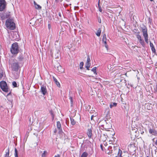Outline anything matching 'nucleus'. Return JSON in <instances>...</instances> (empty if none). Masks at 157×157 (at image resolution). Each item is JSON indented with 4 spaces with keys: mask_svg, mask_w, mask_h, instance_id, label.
Masks as SVG:
<instances>
[{
    "mask_svg": "<svg viewBox=\"0 0 157 157\" xmlns=\"http://www.w3.org/2000/svg\"><path fill=\"white\" fill-rule=\"evenodd\" d=\"M48 29H50V28H51V25H50L49 24H48Z\"/></svg>",
    "mask_w": 157,
    "mask_h": 157,
    "instance_id": "obj_41",
    "label": "nucleus"
},
{
    "mask_svg": "<svg viewBox=\"0 0 157 157\" xmlns=\"http://www.w3.org/2000/svg\"><path fill=\"white\" fill-rule=\"evenodd\" d=\"M57 127L59 130V133H60L62 131V130L61 128V123L59 121L57 122Z\"/></svg>",
    "mask_w": 157,
    "mask_h": 157,
    "instance_id": "obj_12",
    "label": "nucleus"
},
{
    "mask_svg": "<svg viewBox=\"0 0 157 157\" xmlns=\"http://www.w3.org/2000/svg\"><path fill=\"white\" fill-rule=\"evenodd\" d=\"M90 56L89 55L87 56V59L86 62V63L85 66H87L88 67V66H90Z\"/></svg>",
    "mask_w": 157,
    "mask_h": 157,
    "instance_id": "obj_14",
    "label": "nucleus"
},
{
    "mask_svg": "<svg viewBox=\"0 0 157 157\" xmlns=\"http://www.w3.org/2000/svg\"><path fill=\"white\" fill-rule=\"evenodd\" d=\"M15 153H14V156L15 157H18V151L17 150L16 148L15 149Z\"/></svg>",
    "mask_w": 157,
    "mask_h": 157,
    "instance_id": "obj_26",
    "label": "nucleus"
},
{
    "mask_svg": "<svg viewBox=\"0 0 157 157\" xmlns=\"http://www.w3.org/2000/svg\"><path fill=\"white\" fill-rule=\"evenodd\" d=\"M54 67L57 71L59 73H62L63 72V69L62 68L59 64L57 63L54 66Z\"/></svg>",
    "mask_w": 157,
    "mask_h": 157,
    "instance_id": "obj_7",
    "label": "nucleus"
},
{
    "mask_svg": "<svg viewBox=\"0 0 157 157\" xmlns=\"http://www.w3.org/2000/svg\"><path fill=\"white\" fill-rule=\"evenodd\" d=\"M99 2H98V5L99 6V11L100 12H102V9H101V7L100 6H99Z\"/></svg>",
    "mask_w": 157,
    "mask_h": 157,
    "instance_id": "obj_36",
    "label": "nucleus"
},
{
    "mask_svg": "<svg viewBox=\"0 0 157 157\" xmlns=\"http://www.w3.org/2000/svg\"><path fill=\"white\" fill-rule=\"evenodd\" d=\"M35 6V7L36 9L37 10H40L41 9V6H40L39 5L37 4L35 1H34L33 2Z\"/></svg>",
    "mask_w": 157,
    "mask_h": 157,
    "instance_id": "obj_15",
    "label": "nucleus"
},
{
    "mask_svg": "<svg viewBox=\"0 0 157 157\" xmlns=\"http://www.w3.org/2000/svg\"><path fill=\"white\" fill-rule=\"evenodd\" d=\"M106 40L107 39L106 37V35L105 34H104L103 36L102 41L105 44V47L107 49L108 48V45L107 44Z\"/></svg>",
    "mask_w": 157,
    "mask_h": 157,
    "instance_id": "obj_11",
    "label": "nucleus"
},
{
    "mask_svg": "<svg viewBox=\"0 0 157 157\" xmlns=\"http://www.w3.org/2000/svg\"><path fill=\"white\" fill-rule=\"evenodd\" d=\"M122 151L120 149H118V157H122L121 156Z\"/></svg>",
    "mask_w": 157,
    "mask_h": 157,
    "instance_id": "obj_25",
    "label": "nucleus"
},
{
    "mask_svg": "<svg viewBox=\"0 0 157 157\" xmlns=\"http://www.w3.org/2000/svg\"><path fill=\"white\" fill-rule=\"evenodd\" d=\"M98 22L99 23H101V18L100 17H98Z\"/></svg>",
    "mask_w": 157,
    "mask_h": 157,
    "instance_id": "obj_37",
    "label": "nucleus"
},
{
    "mask_svg": "<svg viewBox=\"0 0 157 157\" xmlns=\"http://www.w3.org/2000/svg\"><path fill=\"white\" fill-rule=\"evenodd\" d=\"M5 24L7 28L10 30H13L15 28V24L12 19H7L6 21Z\"/></svg>",
    "mask_w": 157,
    "mask_h": 157,
    "instance_id": "obj_1",
    "label": "nucleus"
},
{
    "mask_svg": "<svg viewBox=\"0 0 157 157\" xmlns=\"http://www.w3.org/2000/svg\"><path fill=\"white\" fill-rule=\"evenodd\" d=\"M139 33L140 32H138V34L136 35L137 38L139 40L142 39L141 36L139 34Z\"/></svg>",
    "mask_w": 157,
    "mask_h": 157,
    "instance_id": "obj_32",
    "label": "nucleus"
},
{
    "mask_svg": "<svg viewBox=\"0 0 157 157\" xmlns=\"http://www.w3.org/2000/svg\"><path fill=\"white\" fill-rule=\"evenodd\" d=\"M19 67L17 62L13 63L11 65V68L12 70L17 71L18 70Z\"/></svg>",
    "mask_w": 157,
    "mask_h": 157,
    "instance_id": "obj_9",
    "label": "nucleus"
},
{
    "mask_svg": "<svg viewBox=\"0 0 157 157\" xmlns=\"http://www.w3.org/2000/svg\"><path fill=\"white\" fill-rule=\"evenodd\" d=\"M56 131H57L56 130V129L54 131V132L55 133H56Z\"/></svg>",
    "mask_w": 157,
    "mask_h": 157,
    "instance_id": "obj_45",
    "label": "nucleus"
},
{
    "mask_svg": "<svg viewBox=\"0 0 157 157\" xmlns=\"http://www.w3.org/2000/svg\"><path fill=\"white\" fill-rule=\"evenodd\" d=\"M110 117L107 115L106 116L105 119L104 121V124L103 125V127L105 129H110L112 127V125L108 119H109Z\"/></svg>",
    "mask_w": 157,
    "mask_h": 157,
    "instance_id": "obj_3",
    "label": "nucleus"
},
{
    "mask_svg": "<svg viewBox=\"0 0 157 157\" xmlns=\"http://www.w3.org/2000/svg\"><path fill=\"white\" fill-rule=\"evenodd\" d=\"M88 155V154L86 152H84L82 155L81 157H87Z\"/></svg>",
    "mask_w": 157,
    "mask_h": 157,
    "instance_id": "obj_22",
    "label": "nucleus"
},
{
    "mask_svg": "<svg viewBox=\"0 0 157 157\" xmlns=\"http://www.w3.org/2000/svg\"><path fill=\"white\" fill-rule=\"evenodd\" d=\"M6 5V2L5 0H0V11H2L4 10Z\"/></svg>",
    "mask_w": 157,
    "mask_h": 157,
    "instance_id": "obj_6",
    "label": "nucleus"
},
{
    "mask_svg": "<svg viewBox=\"0 0 157 157\" xmlns=\"http://www.w3.org/2000/svg\"><path fill=\"white\" fill-rule=\"evenodd\" d=\"M53 78L54 82L56 83L57 86L58 87H59L60 86V85L59 82L58 81L57 79L54 76L53 77Z\"/></svg>",
    "mask_w": 157,
    "mask_h": 157,
    "instance_id": "obj_16",
    "label": "nucleus"
},
{
    "mask_svg": "<svg viewBox=\"0 0 157 157\" xmlns=\"http://www.w3.org/2000/svg\"><path fill=\"white\" fill-rule=\"evenodd\" d=\"M12 85L14 87H16L17 86V83L15 81L13 82Z\"/></svg>",
    "mask_w": 157,
    "mask_h": 157,
    "instance_id": "obj_33",
    "label": "nucleus"
},
{
    "mask_svg": "<svg viewBox=\"0 0 157 157\" xmlns=\"http://www.w3.org/2000/svg\"><path fill=\"white\" fill-rule=\"evenodd\" d=\"M0 86L2 90L6 92H8V88L6 82L1 81L0 82Z\"/></svg>",
    "mask_w": 157,
    "mask_h": 157,
    "instance_id": "obj_5",
    "label": "nucleus"
},
{
    "mask_svg": "<svg viewBox=\"0 0 157 157\" xmlns=\"http://www.w3.org/2000/svg\"><path fill=\"white\" fill-rule=\"evenodd\" d=\"M40 91L43 95H44L47 93V90L46 87L44 85L42 86L41 87Z\"/></svg>",
    "mask_w": 157,
    "mask_h": 157,
    "instance_id": "obj_10",
    "label": "nucleus"
},
{
    "mask_svg": "<svg viewBox=\"0 0 157 157\" xmlns=\"http://www.w3.org/2000/svg\"><path fill=\"white\" fill-rule=\"evenodd\" d=\"M10 51L13 54H17L18 53L19 49L17 43L15 42L12 45Z\"/></svg>",
    "mask_w": 157,
    "mask_h": 157,
    "instance_id": "obj_2",
    "label": "nucleus"
},
{
    "mask_svg": "<svg viewBox=\"0 0 157 157\" xmlns=\"http://www.w3.org/2000/svg\"><path fill=\"white\" fill-rule=\"evenodd\" d=\"M146 157H150V156H147Z\"/></svg>",
    "mask_w": 157,
    "mask_h": 157,
    "instance_id": "obj_48",
    "label": "nucleus"
},
{
    "mask_svg": "<svg viewBox=\"0 0 157 157\" xmlns=\"http://www.w3.org/2000/svg\"><path fill=\"white\" fill-rule=\"evenodd\" d=\"M6 13H0V16L1 17L2 20H4L6 18Z\"/></svg>",
    "mask_w": 157,
    "mask_h": 157,
    "instance_id": "obj_17",
    "label": "nucleus"
},
{
    "mask_svg": "<svg viewBox=\"0 0 157 157\" xmlns=\"http://www.w3.org/2000/svg\"><path fill=\"white\" fill-rule=\"evenodd\" d=\"M101 32V29L100 28L97 31V33H96V34L97 36H100Z\"/></svg>",
    "mask_w": 157,
    "mask_h": 157,
    "instance_id": "obj_19",
    "label": "nucleus"
},
{
    "mask_svg": "<svg viewBox=\"0 0 157 157\" xmlns=\"http://www.w3.org/2000/svg\"><path fill=\"white\" fill-rule=\"evenodd\" d=\"M51 115L52 116L53 119L54 118V116H53V113L52 112V111L51 112Z\"/></svg>",
    "mask_w": 157,
    "mask_h": 157,
    "instance_id": "obj_42",
    "label": "nucleus"
},
{
    "mask_svg": "<svg viewBox=\"0 0 157 157\" xmlns=\"http://www.w3.org/2000/svg\"><path fill=\"white\" fill-rule=\"evenodd\" d=\"M149 128V133L154 136H155L157 134V131L155 129V127H152L149 126L148 127Z\"/></svg>",
    "mask_w": 157,
    "mask_h": 157,
    "instance_id": "obj_8",
    "label": "nucleus"
},
{
    "mask_svg": "<svg viewBox=\"0 0 157 157\" xmlns=\"http://www.w3.org/2000/svg\"><path fill=\"white\" fill-rule=\"evenodd\" d=\"M100 147H101V150L103 151V146H102V144H101L100 145Z\"/></svg>",
    "mask_w": 157,
    "mask_h": 157,
    "instance_id": "obj_40",
    "label": "nucleus"
},
{
    "mask_svg": "<svg viewBox=\"0 0 157 157\" xmlns=\"http://www.w3.org/2000/svg\"><path fill=\"white\" fill-rule=\"evenodd\" d=\"M54 157H60V155L59 154H57V155H56Z\"/></svg>",
    "mask_w": 157,
    "mask_h": 157,
    "instance_id": "obj_39",
    "label": "nucleus"
},
{
    "mask_svg": "<svg viewBox=\"0 0 157 157\" xmlns=\"http://www.w3.org/2000/svg\"><path fill=\"white\" fill-rule=\"evenodd\" d=\"M139 41L140 44L143 46H144V42L143 39H141L139 40Z\"/></svg>",
    "mask_w": 157,
    "mask_h": 157,
    "instance_id": "obj_23",
    "label": "nucleus"
},
{
    "mask_svg": "<svg viewBox=\"0 0 157 157\" xmlns=\"http://www.w3.org/2000/svg\"><path fill=\"white\" fill-rule=\"evenodd\" d=\"M94 117V116L93 115H92L91 116V120H93V118Z\"/></svg>",
    "mask_w": 157,
    "mask_h": 157,
    "instance_id": "obj_43",
    "label": "nucleus"
},
{
    "mask_svg": "<svg viewBox=\"0 0 157 157\" xmlns=\"http://www.w3.org/2000/svg\"><path fill=\"white\" fill-rule=\"evenodd\" d=\"M153 0H150L151 1H152Z\"/></svg>",
    "mask_w": 157,
    "mask_h": 157,
    "instance_id": "obj_49",
    "label": "nucleus"
},
{
    "mask_svg": "<svg viewBox=\"0 0 157 157\" xmlns=\"http://www.w3.org/2000/svg\"><path fill=\"white\" fill-rule=\"evenodd\" d=\"M83 65H84V63H83V62H82L80 63V65H79V67H80V69H81L83 68Z\"/></svg>",
    "mask_w": 157,
    "mask_h": 157,
    "instance_id": "obj_31",
    "label": "nucleus"
},
{
    "mask_svg": "<svg viewBox=\"0 0 157 157\" xmlns=\"http://www.w3.org/2000/svg\"><path fill=\"white\" fill-rule=\"evenodd\" d=\"M150 46L151 48V49L152 51L153 52H155V48L154 47L153 44L151 42H150Z\"/></svg>",
    "mask_w": 157,
    "mask_h": 157,
    "instance_id": "obj_18",
    "label": "nucleus"
},
{
    "mask_svg": "<svg viewBox=\"0 0 157 157\" xmlns=\"http://www.w3.org/2000/svg\"><path fill=\"white\" fill-rule=\"evenodd\" d=\"M9 149L8 148L7 151H6V154L5 155V157H9Z\"/></svg>",
    "mask_w": 157,
    "mask_h": 157,
    "instance_id": "obj_20",
    "label": "nucleus"
},
{
    "mask_svg": "<svg viewBox=\"0 0 157 157\" xmlns=\"http://www.w3.org/2000/svg\"><path fill=\"white\" fill-rule=\"evenodd\" d=\"M59 16L61 17V13H59Z\"/></svg>",
    "mask_w": 157,
    "mask_h": 157,
    "instance_id": "obj_44",
    "label": "nucleus"
},
{
    "mask_svg": "<svg viewBox=\"0 0 157 157\" xmlns=\"http://www.w3.org/2000/svg\"><path fill=\"white\" fill-rule=\"evenodd\" d=\"M47 152L46 151H44V152L43 153L42 157H45V153Z\"/></svg>",
    "mask_w": 157,
    "mask_h": 157,
    "instance_id": "obj_35",
    "label": "nucleus"
},
{
    "mask_svg": "<svg viewBox=\"0 0 157 157\" xmlns=\"http://www.w3.org/2000/svg\"><path fill=\"white\" fill-rule=\"evenodd\" d=\"M55 1L56 2H58V0H55Z\"/></svg>",
    "mask_w": 157,
    "mask_h": 157,
    "instance_id": "obj_47",
    "label": "nucleus"
},
{
    "mask_svg": "<svg viewBox=\"0 0 157 157\" xmlns=\"http://www.w3.org/2000/svg\"><path fill=\"white\" fill-rule=\"evenodd\" d=\"M6 18H8L10 16V12L6 13Z\"/></svg>",
    "mask_w": 157,
    "mask_h": 157,
    "instance_id": "obj_34",
    "label": "nucleus"
},
{
    "mask_svg": "<svg viewBox=\"0 0 157 157\" xmlns=\"http://www.w3.org/2000/svg\"><path fill=\"white\" fill-rule=\"evenodd\" d=\"M97 69V67H93L92 69L91 70V71H92L94 74H97L96 70Z\"/></svg>",
    "mask_w": 157,
    "mask_h": 157,
    "instance_id": "obj_29",
    "label": "nucleus"
},
{
    "mask_svg": "<svg viewBox=\"0 0 157 157\" xmlns=\"http://www.w3.org/2000/svg\"><path fill=\"white\" fill-rule=\"evenodd\" d=\"M18 60L19 61H22L23 59V57L22 55H20L18 58Z\"/></svg>",
    "mask_w": 157,
    "mask_h": 157,
    "instance_id": "obj_28",
    "label": "nucleus"
},
{
    "mask_svg": "<svg viewBox=\"0 0 157 157\" xmlns=\"http://www.w3.org/2000/svg\"><path fill=\"white\" fill-rule=\"evenodd\" d=\"M142 31L143 33V36L144 38V40L146 42L147 44L148 43V35L147 33V27L144 26L141 28Z\"/></svg>",
    "mask_w": 157,
    "mask_h": 157,
    "instance_id": "obj_4",
    "label": "nucleus"
},
{
    "mask_svg": "<svg viewBox=\"0 0 157 157\" xmlns=\"http://www.w3.org/2000/svg\"><path fill=\"white\" fill-rule=\"evenodd\" d=\"M144 133V132H143V131H142V132H141V133L142 134H143Z\"/></svg>",
    "mask_w": 157,
    "mask_h": 157,
    "instance_id": "obj_46",
    "label": "nucleus"
},
{
    "mask_svg": "<svg viewBox=\"0 0 157 157\" xmlns=\"http://www.w3.org/2000/svg\"><path fill=\"white\" fill-rule=\"evenodd\" d=\"M70 120L71 123L72 125H74L76 124V122L74 120L73 118H70Z\"/></svg>",
    "mask_w": 157,
    "mask_h": 157,
    "instance_id": "obj_21",
    "label": "nucleus"
},
{
    "mask_svg": "<svg viewBox=\"0 0 157 157\" xmlns=\"http://www.w3.org/2000/svg\"><path fill=\"white\" fill-rule=\"evenodd\" d=\"M117 105V103H113L110 105V107L111 108H112L113 107H115Z\"/></svg>",
    "mask_w": 157,
    "mask_h": 157,
    "instance_id": "obj_24",
    "label": "nucleus"
},
{
    "mask_svg": "<svg viewBox=\"0 0 157 157\" xmlns=\"http://www.w3.org/2000/svg\"><path fill=\"white\" fill-rule=\"evenodd\" d=\"M92 131L91 128H90L88 129L87 133L89 138H91V137L92 135Z\"/></svg>",
    "mask_w": 157,
    "mask_h": 157,
    "instance_id": "obj_13",
    "label": "nucleus"
},
{
    "mask_svg": "<svg viewBox=\"0 0 157 157\" xmlns=\"http://www.w3.org/2000/svg\"><path fill=\"white\" fill-rule=\"evenodd\" d=\"M3 73L2 70H0V80L3 77Z\"/></svg>",
    "mask_w": 157,
    "mask_h": 157,
    "instance_id": "obj_30",
    "label": "nucleus"
},
{
    "mask_svg": "<svg viewBox=\"0 0 157 157\" xmlns=\"http://www.w3.org/2000/svg\"><path fill=\"white\" fill-rule=\"evenodd\" d=\"M90 66H88V67L87 66H86V69L88 70H90L89 68H90Z\"/></svg>",
    "mask_w": 157,
    "mask_h": 157,
    "instance_id": "obj_38",
    "label": "nucleus"
},
{
    "mask_svg": "<svg viewBox=\"0 0 157 157\" xmlns=\"http://www.w3.org/2000/svg\"><path fill=\"white\" fill-rule=\"evenodd\" d=\"M69 98L70 100L71 105V106L72 107L73 106V98H72L71 97H69Z\"/></svg>",
    "mask_w": 157,
    "mask_h": 157,
    "instance_id": "obj_27",
    "label": "nucleus"
}]
</instances>
